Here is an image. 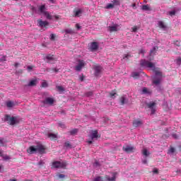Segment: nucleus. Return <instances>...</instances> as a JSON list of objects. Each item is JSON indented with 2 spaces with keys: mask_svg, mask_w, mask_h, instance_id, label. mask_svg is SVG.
I'll return each mask as SVG.
<instances>
[{
  "mask_svg": "<svg viewBox=\"0 0 181 181\" xmlns=\"http://www.w3.org/2000/svg\"><path fill=\"white\" fill-rule=\"evenodd\" d=\"M139 29V28H138V26L136 25H134L133 28H132V32L133 33H136L137 32V30Z\"/></svg>",
  "mask_w": 181,
  "mask_h": 181,
  "instance_id": "38",
  "label": "nucleus"
},
{
  "mask_svg": "<svg viewBox=\"0 0 181 181\" xmlns=\"http://www.w3.org/2000/svg\"><path fill=\"white\" fill-rule=\"evenodd\" d=\"M76 28H77L78 29H81V26H80V25L78 24L76 25Z\"/></svg>",
  "mask_w": 181,
  "mask_h": 181,
  "instance_id": "57",
  "label": "nucleus"
},
{
  "mask_svg": "<svg viewBox=\"0 0 181 181\" xmlns=\"http://www.w3.org/2000/svg\"><path fill=\"white\" fill-rule=\"evenodd\" d=\"M146 53V51L144 49H141L139 52V54H143V56H145Z\"/></svg>",
  "mask_w": 181,
  "mask_h": 181,
  "instance_id": "40",
  "label": "nucleus"
},
{
  "mask_svg": "<svg viewBox=\"0 0 181 181\" xmlns=\"http://www.w3.org/2000/svg\"><path fill=\"white\" fill-rule=\"evenodd\" d=\"M141 9H142L143 11H151V8H149V6H148V5H144V6H142Z\"/></svg>",
  "mask_w": 181,
  "mask_h": 181,
  "instance_id": "33",
  "label": "nucleus"
},
{
  "mask_svg": "<svg viewBox=\"0 0 181 181\" xmlns=\"http://www.w3.org/2000/svg\"><path fill=\"white\" fill-rule=\"evenodd\" d=\"M117 179V177L115 174H112V177H110L109 175L105 176V181H115Z\"/></svg>",
  "mask_w": 181,
  "mask_h": 181,
  "instance_id": "15",
  "label": "nucleus"
},
{
  "mask_svg": "<svg viewBox=\"0 0 181 181\" xmlns=\"http://www.w3.org/2000/svg\"><path fill=\"white\" fill-rule=\"evenodd\" d=\"M125 101H127V98H125V96L120 97L119 103L121 105H124L125 104Z\"/></svg>",
  "mask_w": 181,
  "mask_h": 181,
  "instance_id": "24",
  "label": "nucleus"
},
{
  "mask_svg": "<svg viewBox=\"0 0 181 181\" xmlns=\"http://www.w3.org/2000/svg\"><path fill=\"white\" fill-rule=\"evenodd\" d=\"M140 66H141V67H147L148 69H153V71H154L156 74V77H162V72L160 71L159 68L155 67V64L149 61L142 59L140 62Z\"/></svg>",
  "mask_w": 181,
  "mask_h": 181,
  "instance_id": "1",
  "label": "nucleus"
},
{
  "mask_svg": "<svg viewBox=\"0 0 181 181\" xmlns=\"http://www.w3.org/2000/svg\"><path fill=\"white\" fill-rule=\"evenodd\" d=\"M110 32H118V25H115L113 26H109Z\"/></svg>",
  "mask_w": 181,
  "mask_h": 181,
  "instance_id": "20",
  "label": "nucleus"
},
{
  "mask_svg": "<svg viewBox=\"0 0 181 181\" xmlns=\"http://www.w3.org/2000/svg\"><path fill=\"white\" fill-rule=\"evenodd\" d=\"M162 82V76H155L153 79V84H155V86H159L160 83Z\"/></svg>",
  "mask_w": 181,
  "mask_h": 181,
  "instance_id": "10",
  "label": "nucleus"
},
{
  "mask_svg": "<svg viewBox=\"0 0 181 181\" xmlns=\"http://www.w3.org/2000/svg\"><path fill=\"white\" fill-rule=\"evenodd\" d=\"M0 62H6V56H2L1 58H0Z\"/></svg>",
  "mask_w": 181,
  "mask_h": 181,
  "instance_id": "50",
  "label": "nucleus"
},
{
  "mask_svg": "<svg viewBox=\"0 0 181 181\" xmlns=\"http://www.w3.org/2000/svg\"><path fill=\"white\" fill-rule=\"evenodd\" d=\"M86 97H91V95H93V92L92 91L87 92L86 93Z\"/></svg>",
  "mask_w": 181,
  "mask_h": 181,
  "instance_id": "48",
  "label": "nucleus"
},
{
  "mask_svg": "<svg viewBox=\"0 0 181 181\" xmlns=\"http://www.w3.org/2000/svg\"><path fill=\"white\" fill-rule=\"evenodd\" d=\"M59 127H60L61 128H66V125L64 124V123L59 122L58 123Z\"/></svg>",
  "mask_w": 181,
  "mask_h": 181,
  "instance_id": "42",
  "label": "nucleus"
},
{
  "mask_svg": "<svg viewBox=\"0 0 181 181\" xmlns=\"http://www.w3.org/2000/svg\"><path fill=\"white\" fill-rule=\"evenodd\" d=\"M46 6L45 5H42L39 7V11H41L42 13H45V9Z\"/></svg>",
  "mask_w": 181,
  "mask_h": 181,
  "instance_id": "32",
  "label": "nucleus"
},
{
  "mask_svg": "<svg viewBox=\"0 0 181 181\" xmlns=\"http://www.w3.org/2000/svg\"><path fill=\"white\" fill-rule=\"evenodd\" d=\"M158 27L160 29H165L166 28V25H165V23H163V21H158Z\"/></svg>",
  "mask_w": 181,
  "mask_h": 181,
  "instance_id": "25",
  "label": "nucleus"
},
{
  "mask_svg": "<svg viewBox=\"0 0 181 181\" xmlns=\"http://www.w3.org/2000/svg\"><path fill=\"white\" fill-rule=\"evenodd\" d=\"M132 77H133V78H139V72H133L132 74Z\"/></svg>",
  "mask_w": 181,
  "mask_h": 181,
  "instance_id": "31",
  "label": "nucleus"
},
{
  "mask_svg": "<svg viewBox=\"0 0 181 181\" xmlns=\"http://www.w3.org/2000/svg\"><path fill=\"white\" fill-rule=\"evenodd\" d=\"M173 136L175 139H177V136L176 134H173Z\"/></svg>",
  "mask_w": 181,
  "mask_h": 181,
  "instance_id": "60",
  "label": "nucleus"
},
{
  "mask_svg": "<svg viewBox=\"0 0 181 181\" xmlns=\"http://www.w3.org/2000/svg\"><path fill=\"white\" fill-rule=\"evenodd\" d=\"M93 181H105V177L98 176L94 178Z\"/></svg>",
  "mask_w": 181,
  "mask_h": 181,
  "instance_id": "27",
  "label": "nucleus"
},
{
  "mask_svg": "<svg viewBox=\"0 0 181 181\" xmlns=\"http://www.w3.org/2000/svg\"><path fill=\"white\" fill-rule=\"evenodd\" d=\"M143 124L144 122H142V120L139 119H136L133 121V127H135L136 128H138V127H141V125H142Z\"/></svg>",
  "mask_w": 181,
  "mask_h": 181,
  "instance_id": "12",
  "label": "nucleus"
},
{
  "mask_svg": "<svg viewBox=\"0 0 181 181\" xmlns=\"http://www.w3.org/2000/svg\"><path fill=\"white\" fill-rule=\"evenodd\" d=\"M148 108L151 110V114H155V106L156 105V103L155 102H151L149 103L146 104Z\"/></svg>",
  "mask_w": 181,
  "mask_h": 181,
  "instance_id": "9",
  "label": "nucleus"
},
{
  "mask_svg": "<svg viewBox=\"0 0 181 181\" xmlns=\"http://www.w3.org/2000/svg\"><path fill=\"white\" fill-rule=\"evenodd\" d=\"M65 33H66V34L69 33L70 35H73V30H66Z\"/></svg>",
  "mask_w": 181,
  "mask_h": 181,
  "instance_id": "49",
  "label": "nucleus"
},
{
  "mask_svg": "<svg viewBox=\"0 0 181 181\" xmlns=\"http://www.w3.org/2000/svg\"><path fill=\"white\" fill-rule=\"evenodd\" d=\"M129 57H131V54H125L124 55L123 59H129Z\"/></svg>",
  "mask_w": 181,
  "mask_h": 181,
  "instance_id": "52",
  "label": "nucleus"
},
{
  "mask_svg": "<svg viewBox=\"0 0 181 181\" xmlns=\"http://www.w3.org/2000/svg\"><path fill=\"white\" fill-rule=\"evenodd\" d=\"M42 87H47V82L43 81L42 83Z\"/></svg>",
  "mask_w": 181,
  "mask_h": 181,
  "instance_id": "53",
  "label": "nucleus"
},
{
  "mask_svg": "<svg viewBox=\"0 0 181 181\" xmlns=\"http://www.w3.org/2000/svg\"><path fill=\"white\" fill-rule=\"evenodd\" d=\"M1 156L3 158L4 160H9V159H11V157H9V156L8 155H1Z\"/></svg>",
  "mask_w": 181,
  "mask_h": 181,
  "instance_id": "34",
  "label": "nucleus"
},
{
  "mask_svg": "<svg viewBox=\"0 0 181 181\" xmlns=\"http://www.w3.org/2000/svg\"><path fill=\"white\" fill-rule=\"evenodd\" d=\"M132 6L133 8H135V6H136V4H133L132 5Z\"/></svg>",
  "mask_w": 181,
  "mask_h": 181,
  "instance_id": "63",
  "label": "nucleus"
},
{
  "mask_svg": "<svg viewBox=\"0 0 181 181\" xmlns=\"http://www.w3.org/2000/svg\"><path fill=\"white\" fill-rule=\"evenodd\" d=\"M44 14L45 15L47 19H49V21H52V19H53V17L52 15H50V13H49V12L45 11Z\"/></svg>",
  "mask_w": 181,
  "mask_h": 181,
  "instance_id": "26",
  "label": "nucleus"
},
{
  "mask_svg": "<svg viewBox=\"0 0 181 181\" xmlns=\"http://www.w3.org/2000/svg\"><path fill=\"white\" fill-rule=\"evenodd\" d=\"M28 153L32 154V153H36L37 151V148H36V146H30L28 149L27 150Z\"/></svg>",
  "mask_w": 181,
  "mask_h": 181,
  "instance_id": "14",
  "label": "nucleus"
},
{
  "mask_svg": "<svg viewBox=\"0 0 181 181\" xmlns=\"http://www.w3.org/2000/svg\"><path fill=\"white\" fill-rule=\"evenodd\" d=\"M27 69H28V71H30V70H33V66H28L27 67Z\"/></svg>",
  "mask_w": 181,
  "mask_h": 181,
  "instance_id": "55",
  "label": "nucleus"
},
{
  "mask_svg": "<svg viewBox=\"0 0 181 181\" xmlns=\"http://www.w3.org/2000/svg\"><path fill=\"white\" fill-rule=\"evenodd\" d=\"M43 104L52 105L54 104V99L53 98H47L45 100L42 101Z\"/></svg>",
  "mask_w": 181,
  "mask_h": 181,
  "instance_id": "8",
  "label": "nucleus"
},
{
  "mask_svg": "<svg viewBox=\"0 0 181 181\" xmlns=\"http://www.w3.org/2000/svg\"><path fill=\"white\" fill-rule=\"evenodd\" d=\"M123 151L127 153H131L135 151V147L131 146H123Z\"/></svg>",
  "mask_w": 181,
  "mask_h": 181,
  "instance_id": "7",
  "label": "nucleus"
},
{
  "mask_svg": "<svg viewBox=\"0 0 181 181\" xmlns=\"http://www.w3.org/2000/svg\"><path fill=\"white\" fill-rule=\"evenodd\" d=\"M8 141L4 139H0V146H5V144H6Z\"/></svg>",
  "mask_w": 181,
  "mask_h": 181,
  "instance_id": "30",
  "label": "nucleus"
},
{
  "mask_svg": "<svg viewBox=\"0 0 181 181\" xmlns=\"http://www.w3.org/2000/svg\"><path fill=\"white\" fill-rule=\"evenodd\" d=\"M91 139H98V131L95 130L93 131L92 134H90Z\"/></svg>",
  "mask_w": 181,
  "mask_h": 181,
  "instance_id": "18",
  "label": "nucleus"
},
{
  "mask_svg": "<svg viewBox=\"0 0 181 181\" xmlns=\"http://www.w3.org/2000/svg\"><path fill=\"white\" fill-rule=\"evenodd\" d=\"M170 153H175V148L171 147V148H170Z\"/></svg>",
  "mask_w": 181,
  "mask_h": 181,
  "instance_id": "54",
  "label": "nucleus"
},
{
  "mask_svg": "<svg viewBox=\"0 0 181 181\" xmlns=\"http://www.w3.org/2000/svg\"><path fill=\"white\" fill-rule=\"evenodd\" d=\"M37 83V81L36 79H34L30 81L28 86V87H34V86H36Z\"/></svg>",
  "mask_w": 181,
  "mask_h": 181,
  "instance_id": "23",
  "label": "nucleus"
},
{
  "mask_svg": "<svg viewBox=\"0 0 181 181\" xmlns=\"http://www.w3.org/2000/svg\"><path fill=\"white\" fill-rule=\"evenodd\" d=\"M110 97H111L112 98H115V95H117V93H115V92H111V93H110Z\"/></svg>",
  "mask_w": 181,
  "mask_h": 181,
  "instance_id": "43",
  "label": "nucleus"
},
{
  "mask_svg": "<svg viewBox=\"0 0 181 181\" xmlns=\"http://www.w3.org/2000/svg\"><path fill=\"white\" fill-rule=\"evenodd\" d=\"M114 4H108L106 6L107 9H112V8H114Z\"/></svg>",
  "mask_w": 181,
  "mask_h": 181,
  "instance_id": "39",
  "label": "nucleus"
},
{
  "mask_svg": "<svg viewBox=\"0 0 181 181\" xmlns=\"http://www.w3.org/2000/svg\"><path fill=\"white\" fill-rule=\"evenodd\" d=\"M142 153L144 155V156H149V153H148V150L146 148L143 150Z\"/></svg>",
  "mask_w": 181,
  "mask_h": 181,
  "instance_id": "36",
  "label": "nucleus"
},
{
  "mask_svg": "<svg viewBox=\"0 0 181 181\" xmlns=\"http://www.w3.org/2000/svg\"><path fill=\"white\" fill-rule=\"evenodd\" d=\"M174 45H175V46H177L178 47H180V41H174Z\"/></svg>",
  "mask_w": 181,
  "mask_h": 181,
  "instance_id": "46",
  "label": "nucleus"
},
{
  "mask_svg": "<svg viewBox=\"0 0 181 181\" xmlns=\"http://www.w3.org/2000/svg\"><path fill=\"white\" fill-rule=\"evenodd\" d=\"M37 22L40 28H46L49 25V22L43 21L42 19L37 20Z\"/></svg>",
  "mask_w": 181,
  "mask_h": 181,
  "instance_id": "11",
  "label": "nucleus"
},
{
  "mask_svg": "<svg viewBox=\"0 0 181 181\" xmlns=\"http://www.w3.org/2000/svg\"><path fill=\"white\" fill-rule=\"evenodd\" d=\"M74 16L76 17H80L81 16V13H83V11H81V9H78L77 11H74Z\"/></svg>",
  "mask_w": 181,
  "mask_h": 181,
  "instance_id": "22",
  "label": "nucleus"
},
{
  "mask_svg": "<svg viewBox=\"0 0 181 181\" xmlns=\"http://www.w3.org/2000/svg\"><path fill=\"white\" fill-rule=\"evenodd\" d=\"M88 144H93V141H88Z\"/></svg>",
  "mask_w": 181,
  "mask_h": 181,
  "instance_id": "62",
  "label": "nucleus"
},
{
  "mask_svg": "<svg viewBox=\"0 0 181 181\" xmlns=\"http://www.w3.org/2000/svg\"><path fill=\"white\" fill-rule=\"evenodd\" d=\"M47 136L51 139V141H54V139H57V134H53V133H49L47 134Z\"/></svg>",
  "mask_w": 181,
  "mask_h": 181,
  "instance_id": "21",
  "label": "nucleus"
},
{
  "mask_svg": "<svg viewBox=\"0 0 181 181\" xmlns=\"http://www.w3.org/2000/svg\"><path fill=\"white\" fill-rule=\"evenodd\" d=\"M65 148H71V144H70V141H66L64 143Z\"/></svg>",
  "mask_w": 181,
  "mask_h": 181,
  "instance_id": "37",
  "label": "nucleus"
},
{
  "mask_svg": "<svg viewBox=\"0 0 181 181\" xmlns=\"http://www.w3.org/2000/svg\"><path fill=\"white\" fill-rule=\"evenodd\" d=\"M78 65L75 66V70L76 71H81V69L86 66V62L83 60H78Z\"/></svg>",
  "mask_w": 181,
  "mask_h": 181,
  "instance_id": "5",
  "label": "nucleus"
},
{
  "mask_svg": "<svg viewBox=\"0 0 181 181\" xmlns=\"http://www.w3.org/2000/svg\"><path fill=\"white\" fill-rule=\"evenodd\" d=\"M176 63H177V64H178V66H180V64H181V58L180 57H178L177 59Z\"/></svg>",
  "mask_w": 181,
  "mask_h": 181,
  "instance_id": "47",
  "label": "nucleus"
},
{
  "mask_svg": "<svg viewBox=\"0 0 181 181\" xmlns=\"http://www.w3.org/2000/svg\"><path fill=\"white\" fill-rule=\"evenodd\" d=\"M66 166H67V163L65 161H54L52 163V168L55 169H66Z\"/></svg>",
  "mask_w": 181,
  "mask_h": 181,
  "instance_id": "3",
  "label": "nucleus"
},
{
  "mask_svg": "<svg viewBox=\"0 0 181 181\" xmlns=\"http://www.w3.org/2000/svg\"><path fill=\"white\" fill-rule=\"evenodd\" d=\"M36 148H37V152H38L39 153H45V146H43V145H37L36 146Z\"/></svg>",
  "mask_w": 181,
  "mask_h": 181,
  "instance_id": "13",
  "label": "nucleus"
},
{
  "mask_svg": "<svg viewBox=\"0 0 181 181\" xmlns=\"http://www.w3.org/2000/svg\"><path fill=\"white\" fill-rule=\"evenodd\" d=\"M14 66H15V67H18V66H19V64H18V63H16V64H14Z\"/></svg>",
  "mask_w": 181,
  "mask_h": 181,
  "instance_id": "61",
  "label": "nucleus"
},
{
  "mask_svg": "<svg viewBox=\"0 0 181 181\" xmlns=\"http://www.w3.org/2000/svg\"><path fill=\"white\" fill-rule=\"evenodd\" d=\"M103 68L100 66H95V76H100Z\"/></svg>",
  "mask_w": 181,
  "mask_h": 181,
  "instance_id": "17",
  "label": "nucleus"
},
{
  "mask_svg": "<svg viewBox=\"0 0 181 181\" xmlns=\"http://www.w3.org/2000/svg\"><path fill=\"white\" fill-rule=\"evenodd\" d=\"M153 173H159V171L156 168L153 170Z\"/></svg>",
  "mask_w": 181,
  "mask_h": 181,
  "instance_id": "56",
  "label": "nucleus"
},
{
  "mask_svg": "<svg viewBox=\"0 0 181 181\" xmlns=\"http://www.w3.org/2000/svg\"><path fill=\"white\" fill-rule=\"evenodd\" d=\"M56 39V35L54 34H51L50 35V40H54Z\"/></svg>",
  "mask_w": 181,
  "mask_h": 181,
  "instance_id": "51",
  "label": "nucleus"
},
{
  "mask_svg": "<svg viewBox=\"0 0 181 181\" xmlns=\"http://www.w3.org/2000/svg\"><path fill=\"white\" fill-rule=\"evenodd\" d=\"M147 163L146 160H143V163Z\"/></svg>",
  "mask_w": 181,
  "mask_h": 181,
  "instance_id": "64",
  "label": "nucleus"
},
{
  "mask_svg": "<svg viewBox=\"0 0 181 181\" xmlns=\"http://www.w3.org/2000/svg\"><path fill=\"white\" fill-rule=\"evenodd\" d=\"M57 88L58 91H61V92L64 91V88H63V86H57Z\"/></svg>",
  "mask_w": 181,
  "mask_h": 181,
  "instance_id": "41",
  "label": "nucleus"
},
{
  "mask_svg": "<svg viewBox=\"0 0 181 181\" xmlns=\"http://www.w3.org/2000/svg\"><path fill=\"white\" fill-rule=\"evenodd\" d=\"M56 177H57V179H61V180H63V179H64V177H66V175L64 174H57Z\"/></svg>",
  "mask_w": 181,
  "mask_h": 181,
  "instance_id": "29",
  "label": "nucleus"
},
{
  "mask_svg": "<svg viewBox=\"0 0 181 181\" xmlns=\"http://www.w3.org/2000/svg\"><path fill=\"white\" fill-rule=\"evenodd\" d=\"M80 80L81 81H84V76H81Z\"/></svg>",
  "mask_w": 181,
  "mask_h": 181,
  "instance_id": "58",
  "label": "nucleus"
},
{
  "mask_svg": "<svg viewBox=\"0 0 181 181\" xmlns=\"http://www.w3.org/2000/svg\"><path fill=\"white\" fill-rule=\"evenodd\" d=\"M88 49L90 52H95V50L98 49V42H93L88 44Z\"/></svg>",
  "mask_w": 181,
  "mask_h": 181,
  "instance_id": "4",
  "label": "nucleus"
},
{
  "mask_svg": "<svg viewBox=\"0 0 181 181\" xmlns=\"http://www.w3.org/2000/svg\"><path fill=\"white\" fill-rule=\"evenodd\" d=\"M49 1L51 2V4H54L56 2V0H49Z\"/></svg>",
  "mask_w": 181,
  "mask_h": 181,
  "instance_id": "59",
  "label": "nucleus"
},
{
  "mask_svg": "<svg viewBox=\"0 0 181 181\" xmlns=\"http://www.w3.org/2000/svg\"><path fill=\"white\" fill-rule=\"evenodd\" d=\"M4 121L6 122L8 125H16V124H19V120H18V117H11V115H5Z\"/></svg>",
  "mask_w": 181,
  "mask_h": 181,
  "instance_id": "2",
  "label": "nucleus"
},
{
  "mask_svg": "<svg viewBox=\"0 0 181 181\" xmlns=\"http://www.w3.org/2000/svg\"><path fill=\"white\" fill-rule=\"evenodd\" d=\"M158 46H156L153 47L152 49H151L149 56L148 57V60H149V62H152V60H153V54L156 53V50H158Z\"/></svg>",
  "mask_w": 181,
  "mask_h": 181,
  "instance_id": "6",
  "label": "nucleus"
},
{
  "mask_svg": "<svg viewBox=\"0 0 181 181\" xmlns=\"http://www.w3.org/2000/svg\"><path fill=\"white\" fill-rule=\"evenodd\" d=\"M6 104L8 108H12V107H13V105H15V103L12 101H7Z\"/></svg>",
  "mask_w": 181,
  "mask_h": 181,
  "instance_id": "28",
  "label": "nucleus"
},
{
  "mask_svg": "<svg viewBox=\"0 0 181 181\" xmlns=\"http://www.w3.org/2000/svg\"><path fill=\"white\" fill-rule=\"evenodd\" d=\"M71 135H74V134H77V129H74L70 132Z\"/></svg>",
  "mask_w": 181,
  "mask_h": 181,
  "instance_id": "44",
  "label": "nucleus"
},
{
  "mask_svg": "<svg viewBox=\"0 0 181 181\" xmlns=\"http://www.w3.org/2000/svg\"><path fill=\"white\" fill-rule=\"evenodd\" d=\"M112 2L115 6L120 5L119 0H113Z\"/></svg>",
  "mask_w": 181,
  "mask_h": 181,
  "instance_id": "35",
  "label": "nucleus"
},
{
  "mask_svg": "<svg viewBox=\"0 0 181 181\" xmlns=\"http://www.w3.org/2000/svg\"><path fill=\"white\" fill-rule=\"evenodd\" d=\"M142 94L151 95V94H152V90L148 89V88H146V87H144L142 88Z\"/></svg>",
  "mask_w": 181,
  "mask_h": 181,
  "instance_id": "16",
  "label": "nucleus"
},
{
  "mask_svg": "<svg viewBox=\"0 0 181 181\" xmlns=\"http://www.w3.org/2000/svg\"><path fill=\"white\" fill-rule=\"evenodd\" d=\"M46 59L47 61V63H52V62H56V59H54V55L48 54L46 57Z\"/></svg>",
  "mask_w": 181,
  "mask_h": 181,
  "instance_id": "19",
  "label": "nucleus"
},
{
  "mask_svg": "<svg viewBox=\"0 0 181 181\" xmlns=\"http://www.w3.org/2000/svg\"><path fill=\"white\" fill-rule=\"evenodd\" d=\"M170 16H175L176 15V11H172L169 12Z\"/></svg>",
  "mask_w": 181,
  "mask_h": 181,
  "instance_id": "45",
  "label": "nucleus"
}]
</instances>
